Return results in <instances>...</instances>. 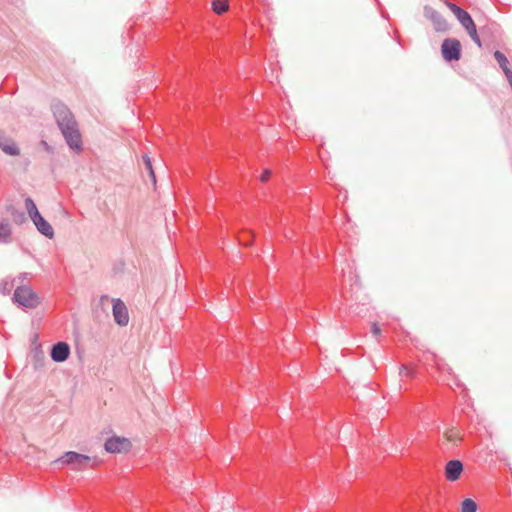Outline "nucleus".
I'll list each match as a JSON object with an SVG mask.
<instances>
[{
	"label": "nucleus",
	"mask_w": 512,
	"mask_h": 512,
	"mask_svg": "<svg viewBox=\"0 0 512 512\" xmlns=\"http://www.w3.org/2000/svg\"><path fill=\"white\" fill-rule=\"evenodd\" d=\"M52 112L67 145L72 150L80 151L82 149L81 134L69 108L61 102H54Z\"/></svg>",
	"instance_id": "f257e3e1"
},
{
	"label": "nucleus",
	"mask_w": 512,
	"mask_h": 512,
	"mask_svg": "<svg viewBox=\"0 0 512 512\" xmlns=\"http://www.w3.org/2000/svg\"><path fill=\"white\" fill-rule=\"evenodd\" d=\"M12 299L24 309H34L40 304V297L26 285L17 287Z\"/></svg>",
	"instance_id": "f03ea898"
},
{
	"label": "nucleus",
	"mask_w": 512,
	"mask_h": 512,
	"mask_svg": "<svg viewBox=\"0 0 512 512\" xmlns=\"http://www.w3.org/2000/svg\"><path fill=\"white\" fill-rule=\"evenodd\" d=\"M91 458L87 455L80 454L74 451L65 452L60 458L55 460V463L67 465L76 471H82L89 465Z\"/></svg>",
	"instance_id": "7ed1b4c3"
},
{
	"label": "nucleus",
	"mask_w": 512,
	"mask_h": 512,
	"mask_svg": "<svg viewBox=\"0 0 512 512\" xmlns=\"http://www.w3.org/2000/svg\"><path fill=\"white\" fill-rule=\"evenodd\" d=\"M441 53L444 60L458 61L461 58V43L455 38H446L441 45Z\"/></svg>",
	"instance_id": "20e7f679"
},
{
	"label": "nucleus",
	"mask_w": 512,
	"mask_h": 512,
	"mask_svg": "<svg viewBox=\"0 0 512 512\" xmlns=\"http://www.w3.org/2000/svg\"><path fill=\"white\" fill-rule=\"evenodd\" d=\"M424 16L429 19L437 32H446L449 25L445 18L431 6H424Z\"/></svg>",
	"instance_id": "39448f33"
},
{
	"label": "nucleus",
	"mask_w": 512,
	"mask_h": 512,
	"mask_svg": "<svg viewBox=\"0 0 512 512\" xmlns=\"http://www.w3.org/2000/svg\"><path fill=\"white\" fill-rule=\"evenodd\" d=\"M112 313L114 320L118 325L126 326L129 323L128 309L121 299H112Z\"/></svg>",
	"instance_id": "423d86ee"
},
{
	"label": "nucleus",
	"mask_w": 512,
	"mask_h": 512,
	"mask_svg": "<svg viewBox=\"0 0 512 512\" xmlns=\"http://www.w3.org/2000/svg\"><path fill=\"white\" fill-rule=\"evenodd\" d=\"M104 447L107 452L121 453L130 449L131 442L124 437H111L106 440Z\"/></svg>",
	"instance_id": "0eeeda50"
},
{
	"label": "nucleus",
	"mask_w": 512,
	"mask_h": 512,
	"mask_svg": "<svg viewBox=\"0 0 512 512\" xmlns=\"http://www.w3.org/2000/svg\"><path fill=\"white\" fill-rule=\"evenodd\" d=\"M51 359L56 363L66 361L70 356V346L68 343L60 341L54 344L50 351Z\"/></svg>",
	"instance_id": "6e6552de"
},
{
	"label": "nucleus",
	"mask_w": 512,
	"mask_h": 512,
	"mask_svg": "<svg viewBox=\"0 0 512 512\" xmlns=\"http://www.w3.org/2000/svg\"><path fill=\"white\" fill-rule=\"evenodd\" d=\"M464 466L460 460H450L445 465V477L448 481H457L463 472Z\"/></svg>",
	"instance_id": "1a4fd4ad"
},
{
	"label": "nucleus",
	"mask_w": 512,
	"mask_h": 512,
	"mask_svg": "<svg viewBox=\"0 0 512 512\" xmlns=\"http://www.w3.org/2000/svg\"><path fill=\"white\" fill-rule=\"evenodd\" d=\"M0 149L7 155L18 156L20 149L15 141L8 139L3 130L0 129Z\"/></svg>",
	"instance_id": "9d476101"
},
{
	"label": "nucleus",
	"mask_w": 512,
	"mask_h": 512,
	"mask_svg": "<svg viewBox=\"0 0 512 512\" xmlns=\"http://www.w3.org/2000/svg\"><path fill=\"white\" fill-rule=\"evenodd\" d=\"M32 222L39 233H41L42 235L49 239H52L54 237L53 227L42 215H39L38 217L33 219Z\"/></svg>",
	"instance_id": "9b49d317"
},
{
	"label": "nucleus",
	"mask_w": 512,
	"mask_h": 512,
	"mask_svg": "<svg viewBox=\"0 0 512 512\" xmlns=\"http://www.w3.org/2000/svg\"><path fill=\"white\" fill-rule=\"evenodd\" d=\"M446 4L463 27H465L468 23H470L473 20L468 12H466L464 9L457 6L456 4L451 2H447Z\"/></svg>",
	"instance_id": "f8f14e48"
},
{
	"label": "nucleus",
	"mask_w": 512,
	"mask_h": 512,
	"mask_svg": "<svg viewBox=\"0 0 512 512\" xmlns=\"http://www.w3.org/2000/svg\"><path fill=\"white\" fill-rule=\"evenodd\" d=\"M11 225L8 220H0V243L7 244L11 241Z\"/></svg>",
	"instance_id": "ddd939ff"
},
{
	"label": "nucleus",
	"mask_w": 512,
	"mask_h": 512,
	"mask_svg": "<svg viewBox=\"0 0 512 512\" xmlns=\"http://www.w3.org/2000/svg\"><path fill=\"white\" fill-rule=\"evenodd\" d=\"M25 208H26L27 213L31 220H33L36 217H38L39 215H41L40 212L38 211V208H37L35 202L30 197L25 199Z\"/></svg>",
	"instance_id": "4468645a"
},
{
	"label": "nucleus",
	"mask_w": 512,
	"mask_h": 512,
	"mask_svg": "<svg viewBox=\"0 0 512 512\" xmlns=\"http://www.w3.org/2000/svg\"><path fill=\"white\" fill-rule=\"evenodd\" d=\"M494 58L496 59L497 63L499 64V66L501 67V69L503 70L504 73L506 70H510L508 68V60L502 52H500L498 50L495 51Z\"/></svg>",
	"instance_id": "2eb2a0df"
},
{
	"label": "nucleus",
	"mask_w": 512,
	"mask_h": 512,
	"mask_svg": "<svg viewBox=\"0 0 512 512\" xmlns=\"http://www.w3.org/2000/svg\"><path fill=\"white\" fill-rule=\"evenodd\" d=\"M14 279H3L0 281V292L3 295H7L11 292L13 286H14Z\"/></svg>",
	"instance_id": "dca6fc26"
},
{
	"label": "nucleus",
	"mask_w": 512,
	"mask_h": 512,
	"mask_svg": "<svg viewBox=\"0 0 512 512\" xmlns=\"http://www.w3.org/2000/svg\"><path fill=\"white\" fill-rule=\"evenodd\" d=\"M142 159L144 161L145 168L148 171L149 176H150L153 184H156V176H155V173H154V170H153V166H152V162H151L150 157L147 154H144L142 156Z\"/></svg>",
	"instance_id": "f3484780"
},
{
	"label": "nucleus",
	"mask_w": 512,
	"mask_h": 512,
	"mask_svg": "<svg viewBox=\"0 0 512 512\" xmlns=\"http://www.w3.org/2000/svg\"><path fill=\"white\" fill-rule=\"evenodd\" d=\"M213 11L217 14H222L228 9V4L224 0H214L212 2Z\"/></svg>",
	"instance_id": "a211bd4d"
},
{
	"label": "nucleus",
	"mask_w": 512,
	"mask_h": 512,
	"mask_svg": "<svg viewBox=\"0 0 512 512\" xmlns=\"http://www.w3.org/2000/svg\"><path fill=\"white\" fill-rule=\"evenodd\" d=\"M461 511L462 512H476L477 511L476 502L470 498L465 499L461 504Z\"/></svg>",
	"instance_id": "6ab92c4d"
},
{
	"label": "nucleus",
	"mask_w": 512,
	"mask_h": 512,
	"mask_svg": "<svg viewBox=\"0 0 512 512\" xmlns=\"http://www.w3.org/2000/svg\"><path fill=\"white\" fill-rule=\"evenodd\" d=\"M464 28L469 36H472L477 32L476 25L473 20L470 23H468Z\"/></svg>",
	"instance_id": "aec40b11"
},
{
	"label": "nucleus",
	"mask_w": 512,
	"mask_h": 512,
	"mask_svg": "<svg viewBox=\"0 0 512 512\" xmlns=\"http://www.w3.org/2000/svg\"><path fill=\"white\" fill-rule=\"evenodd\" d=\"M271 176V171L269 169H265L260 176V180L262 182H266Z\"/></svg>",
	"instance_id": "412c9836"
},
{
	"label": "nucleus",
	"mask_w": 512,
	"mask_h": 512,
	"mask_svg": "<svg viewBox=\"0 0 512 512\" xmlns=\"http://www.w3.org/2000/svg\"><path fill=\"white\" fill-rule=\"evenodd\" d=\"M400 375L412 376V371L406 366H401Z\"/></svg>",
	"instance_id": "4be33fe9"
},
{
	"label": "nucleus",
	"mask_w": 512,
	"mask_h": 512,
	"mask_svg": "<svg viewBox=\"0 0 512 512\" xmlns=\"http://www.w3.org/2000/svg\"><path fill=\"white\" fill-rule=\"evenodd\" d=\"M470 38L477 44L478 47H482V43H481V40L477 34V32L475 34H473L472 36H470Z\"/></svg>",
	"instance_id": "5701e85b"
},
{
	"label": "nucleus",
	"mask_w": 512,
	"mask_h": 512,
	"mask_svg": "<svg viewBox=\"0 0 512 512\" xmlns=\"http://www.w3.org/2000/svg\"><path fill=\"white\" fill-rule=\"evenodd\" d=\"M381 330L379 326L376 323H373L372 325V333L374 336H378L380 334Z\"/></svg>",
	"instance_id": "b1692460"
},
{
	"label": "nucleus",
	"mask_w": 512,
	"mask_h": 512,
	"mask_svg": "<svg viewBox=\"0 0 512 512\" xmlns=\"http://www.w3.org/2000/svg\"><path fill=\"white\" fill-rule=\"evenodd\" d=\"M27 277V273H21L19 278L21 279H25Z\"/></svg>",
	"instance_id": "393cba45"
},
{
	"label": "nucleus",
	"mask_w": 512,
	"mask_h": 512,
	"mask_svg": "<svg viewBox=\"0 0 512 512\" xmlns=\"http://www.w3.org/2000/svg\"><path fill=\"white\" fill-rule=\"evenodd\" d=\"M42 143H43V145H44V148H46L47 150H49V146H48L47 142L43 141Z\"/></svg>",
	"instance_id": "a878e982"
},
{
	"label": "nucleus",
	"mask_w": 512,
	"mask_h": 512,
	"mask_svg": "<svg viewBox=\"0 0 512 512\" xmlns=\"http://www.w3.org/2000/svg\"><path fill=\"white\" fill-rule=\"evenodd\" d=\"M39 355H40V357H41L42 359H44V354H43V352H39Z\"/></svg>",
	"instance_id": "bb28decb"
},
{
	"label": "nucleus",
	"mask_w": 512,
	"mask_h": 512,
	"mask_svg": "<svg viewBox=\"0 0 512 512\" xmlns=\"http://www.w3.org/2000/svg\"><path fill=\"white\" fill-rule=\"evenodd\" d=\"M19 217H20L21 219H23V218H24V213H22V212H21V213H20V215H19Z\"/></svg>",
	"instance_id": "cd10ccee"
}]
</instances>
